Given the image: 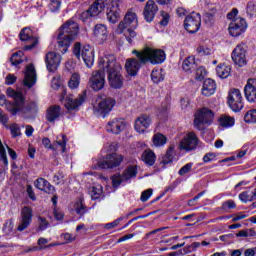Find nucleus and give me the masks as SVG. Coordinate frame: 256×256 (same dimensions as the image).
Instances as JSON below:
<instances>
[{
  "label": "nucleus",
  "instance_id": "1",
  "mask_svg": "<svg viewBox=\"0 0 256 256\" xmlns=\"http://www.w3.org/2000/svg\"><path fill=\"white\" fill-rule=\"evenodd\" d=\"M98 67L101 71L107 73V79L112 89H121L123 87V74H121V64L117 62L114 55H105L98 60Z\"/></svg>",
  "mask_w": 256,
  "mask_h": 256
},
{
  "label": "nucleus",
  "instance_id": "2",
  "mask_svg": "<svg viewBox=\"0 0 256 256\" xmlns=\"http://www.w3.org/2000/svg\"><path fill=\"white\" fill-rule=\"evenodd\" d=\"M121 7L120 0H96L88 9L91 17H97L100 13H103L106 8L107 20L110 23H117L119 21V8Z\"/></svg>",
  "mask_w": 256,
  "mask_h": 256
},
{
  "label": "nucleus",
  "instance_id": "3",
  "mask_svg": "<svg viewBox=\"0 0 256 256\" xmlns=\"http://www.w3.org/2000/svg\"><path fill=\"white\" fill-rule=\"evenodd\" d=\"M8 97L14 99V103H10L7 106L9 112L12 115L16 113H22L23 115H35L37 113V103L31 102L25 105V97H23V93L17 92L12 88H8L6 90Z\"/></svg>",
  "mask_w": 256,
  "mask_h": 256
},
{
  "label": "nucleus",
  "instance_id": "4",
  "mask_svg": "<svg viewBox=\"0 0 256 256\" xmlns=\"http://www.w3.org/2000/svg\"><path fill=\"white\" fill-rule=\"evenodd\" d=\"M79 35V24L74 21H67L58 31V50L60 53H65L69 49L72 41H75Z\"/></svg>",
  "mask_w": 256,
  "mask_h": 256
},
{
  "label": "nucleus",
  "instance_id": "5",
  "mask_svg": "<svg viewBox=\"0 0 256 256\" xmlns=\"http://www.w3.org/2000/svg\"><path fill=\"white\" fill-rule=\"evenodd\" d=\"M137 27H139L137 14L132 11H128L124 16V19L118 24L117 33H119V35L123 34L131 45L135 37H137V32H135Z\"/></svg>",
  "mask_w": 256,
  "mask_h": 256
},
{
  "label": "nucleus",
  "instance_id": "6",
  "mask_svg": "<svg viewBox=\"0 0 256 256\" xmlns=\"http://www.w3.org/2000/svg\"><path fill=\"white\" fill-rule=\"evenodd\" d=\"M213 119H215L213 110L207 107L200 108L194 115V127L198 129V131H203L205 127L213 123Z\"/></svg>",
  "mask_w": 256,
  "mask_h": 256
},
{
  "label": "nucleus",
  "instance_id": "7",
  "mask_svg": "<svg viewBox=\"0 0 256 256\" xmlns=\"http://www.w3.org/2000/svg\"><path fill=\"white\" fill-rule=\"evenodd\" d=\"M140 53L139 56L142 63H148L149 61L152 65H160L166 59L165 51L161 49L146 47Z\"/></svg>",
  "mask_w": 256,
  "mask_h": 256
},
{
  "label": "nucleus",
  "instance_id": "8",
  "mask_svg": "<svg viewBox=\"0 0 256 256\" xmlns=\"http://www.w3.org/2000/svg\"><path fill=\"white\" fill-rule=\"evenodd\" d=\"M73 53L79 60L82 59L84 61L86 67H93V63L95 61V51L89 45L84 46L81 50V44L76 42L74 44Z\"/></svg>",
  "mask_w": 256,
  "mask_h": 256
},
{
  "label": "nucleus",
  "instance_id": "9",
  "mask_svg": "<svg viewBox=\"0 0 256 256\" xmlns=\"http://www.w3.org/2000/svg\"><path fill=\"white\" fill-rule=\"evenodd\" d=\"M132 54L135 55V58H129L126 60V71L128 73V75H130L131 77H135V75H137V73H139V69H141V65H145L146 62H142L141 61V51L139 50H133Z\"/></svg>",
  "mask_w": 256,
  "mask_h": 256
},
{
  "label": "nucleus",
  "instance_id": "10",
  "mask_svg": "<svg viewBox=\"0 0 256 256\" xmlns=\"http://www.w3.org/2000/svg\"><path fill=\"white\" fill-rule=\"evenodd\" d=\"M228 105L235 113H239L243 109V96L241 95V90L237 88H232L228 92Z\"/></svg>",
  "mask_w": 256,
  "mask_h": 256
},
{
  "label": "nucleus",
  "instance_id": "11",
  "mask_svg": "<svg viewBox=\"0 0 256 256\" xmlns=\"http://www.w3.org/2000/svg\"><path fill=\"white\" fill-rule=\"evenodd\" d=\"M231 58L238 67H245L247 65V44H238L232 51Z\"/></svg>",
  "mask_w": 256,
  "mask_h": 256
},
{
  "label": "nucleus",
  "instance_id": "12",
  "mask_svg": "<svg viewBox=\"0 0 256 256\" xmlns=\"http://www.w3.org/2000/svg\"><path fill=\"white\" fill-rule=\"evenodd\" d=\"M184 27L188 33H197L201 28V14L192 12L186 16L184 20Z\"/></svg>",
  "mask_w": 256,
  "mask_h": 256
},
{
  "label": "nucleus",
  "instance_id": "13",
  "mask_svg": "<svg viewBox=\"0 0 256 256\" xmlns=\"http://www.w3.org/2000/svg\"><path fill=\"white\" fill-rule=\"evenodd\" d=\"M198 145H199V137H197V134H195V132H188L180 141L179 147L182 151L189 152V151H195Z\"/></svg>",
  "mask_w": 256,
  "mask_h": 256
},
{
  "label": "nucleus",
  "instance_id": "14",
  "mask_svg": "<svg viewBox=\"0 0 256 256\" xmlns=\"http://www.w3.org/2000/svg\"><path fill=\"white\" fill-rule=\"evenodd\" d=\"M123 162V156L117 153L107 155L102 161L98 162L100 169H115Z\"/></svg>",
  "mask_w": 256,
  "mask_h": 256
},
{
  "label": "nucleus",
  "instance_id": "15",
  "mask_svg": "<svg viewBox=\"0 0 256 256\" xmlns=\"http://www.w3.org/2000/svg\"><path fill=\"white\" fill-rule=\"evenodd\" d=\"M247 31V22L243 18H236L230 22L228 32L231 37H239Z\"/></svg>",
  "mask_w": 256,
  "mask_h": 256
},
{
  "label": "nucleus",
  "instance_id": "16",
  "mask_svg": "<svg viewBox=\"0 0 256 256\" xmlns=\"http://www.w3.org/2000/svg\"><path fill=\"white\" fill-rule=\"evenodd\" d=\"M31 223H33V210L25 206L21 210L20 222L17 226V231L22 233V231H25V229H29Z\"/></svg>",
  "mask_w": 256,
  "mask_h": 256
},
{
  "label": "nucleus",
  "instance_id": "17",
  "mask_svg": "<svg viewBox=\"0 0 256 256\" xmlns=\"http://www.w3.org/2000/svg\"><path fill=\"white\" fill-rule=\"evenodd\" d=\"M133 177H137V167L130 166L124 170L122 175L115 174L112 176L113 187H119L123 181H129V179H133Z\"/></svg>",
  "mask_w": 256,
  "mask_h": 256
},
{
  "label": "nucleus",
  "instance_id": "18",
  "mask_svg": "<svg viewBox=\"0 0 256 256\" xmlns=\"http://www.w3.org/2000/svg\"><path fill=\"white\" fill-rule=\"evenodd\" d=\"M19 37L20 41H26L29 43L24 47L26 51L35 49V47H37V43H39V40L33 36V30H31V28H23L19 33Z\"/></svg>",
  "mask_w": 256,
  "mask_h": 256
},
{
  "label": "nucleus",
  "instance_id": "19",
  "mask_svg": "<svg viewBox=\"0 0 256 256\" xmlns=\"http://www.w3.org/2000/svg\"><path fill=\"white\" fill-rule=\"evenodd\" d=\"M90 86L93 91H101L105 87V72L103 70H97L92 73L90 77Z\"/></svg>",
  "mask_w": 256,
  "mask_h": 256
},
{
  "label": "nucleus",
  "instance_id": "20",
  "mask_svg": "<svg viewBox=\"0 0 256 256\" xmlns=\"http://www.w3.org/2000/svg\"><path fill=\"white\" fill-rule=\"evenodd\" d=\"M115 107V99L113 98H105L98 103V105L94 108V111L101 117H106L108 113H111Z\"/></svg>",
  "mask_w": 256,
  "mask_h": 256
},
{
  "label": "nucleus",
  "instance_id": "21",
  "mask_svg": "<svg viewBox=\"0 0 256 256\" xmlns=\"http://www.w3.org/2000/svg\"><path fill=\"white\" fill-rule=\"evenodd\" d=\"M86 97H87L86 92H83L78 96V98H75V99L73 96H68L66 98V102L64 106L68 111H77V109H79V107H81V105L85 103Z\"/></svg>",
  "mask_w": 256,
  "mask_h": 256
},
{
  "label": "nucleus",
  "instance_id": "22",
  "mask_svg": "<svg viewBox=\"0 0 256 256\" xmlns=\"http://www.w3.org/2000/svg\"><path fill=\"white\" fill-rule=\"evenodd\" d=\"M45 63L48 71L54 73V71H57L59 65H61V54L48 52L45 57Z\"/></svg>",
  "mask_w": 256,
  "mask_h": 256
},
{
  "label": "nucleus",
  "instance_id": "23",
  "mask_svg": "<svg viewBox=\"0 0 256 256\" xmlns=\"http://www.w3.org/2000/svg\"><path fill=\"white\" fill-rule=\"evenodd\" d=\"M158 11H159V7L155 4V1L148 0L143 10V16L145 21L147 23H152Z\"/></svg>",
  "mask_w": 256,
  "mask_h": 256
},
{
  "label": "nucleus",
  "instance_id": "24",
  "mask_svg": "<svg viewBox=\"0 0 256 256\" xmlns=\"http://www.w3.org/2000/svg\"><path fill=\"white\" fill-rule=\"evenodd\" d=\"M244 95L249 103H256V79L250 78L244 87Z\"/></svg>",
  "mask_w": 256,
  "mask_h": 256
},
{
  "label": "nucleus",
  "instance_id": "25",
  "mask_svg": "<svg viewBox=\"0 0 256 256\" xmlns=\"http://www.w3.org/2000/svg\"><path fill=\"white\" fill-rule=\"evenodd\" d=\"M125 125L124 119L114 118L107 123L106 131L114 135H119V133L125 129Z\"/></svg>",
  "mask_w": 256,
  "mask_h": 256
},
{
  "label": "nucleus",
  "instance_id": "26",
  "mask_svg": "<svg viewBox=\"0 0 256 256\" xmlns=\"http://www.w3.org/2000/svg\"><path fill=\"white\" fill-rule=\"evenodd\" d=\"M23 83L28 89H31V87L37 83V73L35 72V66H33V64L26 66Z\"/></svg>",
  "mask_w": 256,
  "mask_h": 256
},
{
  "label": "nucleus",
  "instance_id": "27",
  "mask_svg": "<svg viewBox=\"0 0 256 256\" xmlns=\"http://www.w3.org/2000/svg\"><path fill=\"white\" fill-rule=\"evenodd\" d=\"M151 126V117L147 114L140 115L135 121V131L137 133H145Z\"/></svg>",
  "mask_w": 256,
  "mask_h": 256
},
{
  "label": "nucleus",
  "instance_id": "28",
  "mask_svg": "<svg viewBox=\"0 0 256 256\" xmlns=\"http://www.w3.org/2000/svg\"><path fill=\"white\" fill-rule=\"evenodd\" d=\"M93 35H94L96 41H98V43H105V41H107V37H108L107 26H105L103 24H97L94 27Z\"/></svg>",
  "mask_w": 256,
  "mask_h": 256
},
{
  "label": "nucleus",
  "instance_id": "29",
  "mask_svg": "<svg viewBox=\"0 0 256 256\" xmlns=\"http://www.w3.org/2000/svg\"><path fill=\"white\" fill-rule=\"evenodd\" d=\"M59 117H61V106L53 105L47 109L46 119L49 123H55Z\"/></svg>",
  "mask_w": 256,
  "mask_h": 256
},
{
  "label": "nucleus",
  "instance_id": "30",
  "mask_svg": "<svg viewBox=\"0 0 256 256\" xmlns=\"http://www.w3.org/2000/svg\"><path fill=\"white\" fill-rule=\"evenodd\" d=\"M72 210L79 215L80 219L89 213V208H87L85 200L81 197L73 203Z\"/></svg>",
  "mask_w": 256,
  "mask_h": 256
},
{
  "label": "nucleus",
  "instance_id": "31",
  "mask_svg": "<svg viewBox=\"0 0 256 256\" xmlns=\"http://www.w3.org/2000/svg\"><path fill=\"white\" fill-rule=\"evenodd\" d=\"M217 89V85L215 84V80L208 78L204 80L203 86H202V95L205 97H211L215 93V90Z\"/></svg>",
  "mask_w": 256,
  "mask_h": 256
},
{
  "label": "nucleus",
  "instance_id": "32",
  "mask_svg": "<svg viewBox=\"0 0 256 256\" xmlns=\"http://www.w3.org/2000/svg\"><path fill=\"white\" fill-rule=\"evenodd\" d=\"M34 186L40 191H45V193H53V191H55V187H53L49 181L45 180V178L36 179Z\"/></svg>",
  "mask_w": 256,
  "mask_h": 256
},
{
  "label": "nucleus",
  "instance_id": "33",
  "mask_svg": "<svg viewBox=\"0 0 256 256\" xmlns=\"http://www.w3.org/2000/svg\"><path fill=\"white\" fill-rule=\"evenodd\" d=\"M182 69L185 73L191 74L197 69V62H195V56L187 57L182 63Z\"/></svg>",
  "mask_w": 256,
  "mask_h": 256
},
{
  "label": "nucleus",
  "instance_id": "34",
  "mask_svg": "<svg viewBox=\"0 0 256 256\" xmlns=\"http://www.w3.org/2000/svg\"><path fill=\"white\" fill-rule=\"evenodd\" d=\"M7 167H9V160H7V151L5 150L3 142H1L0 140V173H3V171H7Z\"/></svg>",
  "mask_w": 256,
  "mask_h": 256
},
{
  "label": "nucleus",
  "instance_id": "35",
  "mask_svg": "<svg viewBox=\"0 0 256 256\" xmlns=\"http://www.w3.org/2000/svg\"><path fill=\"white\" fill-rule=\"evenodd\" d=\"M156 160H157V156L155 155V152H153L151 149L145 150L142 153V161H144L146 165H149L151 167L155 165Z\"/></svg>",
  "mask_w": 256,
  "mask_h": 256
},
{
  "label": "nucleus",
  "instance_id": "36",
  "mask_svg": "<svg viewBox=\"0 0 256 256\" xmlns=\"http://www.w3.org/2000/svg\"><path fill=\"white\" fill-rule=\"evenodd\" d=\"M216 73L218 77H220L221 79H227V77L231 75V66H227L225 64H219L216 67Z\"/></svg>",
  "mask_w": 256,
  "mask_h": 256
},
{
  "label": "nucleus",
  "instance_id": "37",
  "mask_svg": "<svg viewBox=\"0 0 256 256\" xmlns=\"http://www.w3.org/2000/svg\"><path fill=\"white\" fill-rule=\"evenodd\" d=\"M221 127H225L226 129L229 127H233L235 125V118L231 117L227 114H223L218 119Z\"/></svg>",
  "mask_w": 256,
  "mask_h": 256
},
{
  "label": "nucleus",
  "instance_id": "38",
  "mask_svg": "<svg viewBox=\"0 0 256 256\" xmlns=\"http://www.w3.org/2000/svg\"><path fill=\"white\" fill-rule=\"evenodd\" d=\"M152 143L154 147H163L167 143V136L161 133L154 134L152 138Z\"/></svg>",
  "mask_w": 256,
  "mask_h": 256
},
{
  "label": "nucleus",
  "instance_id": "39",
  "mask_svg": "<svg viewBox=\"0 0 256 256\" xmlns=\"http://www.w3.org/2000/svg\"><path fill=\"white\" fill-rule=\"evenodd\" d=\"M89 195H90L91 199H93V200L100 199L101 196L103 195V186L97 185L94 187H90Z\"/></svg>",
  "mask_w": 256,
  "mask_h": 256
},
{
  "label": "nucleus",
  "instance_id": "40",
  "mask_svg": "<svg viewBox=\"0 0 256 256\" xmlns=\"http://www.w3.org/2000/svg\"><path fill=\"white\" fill-rule=\"evenodd\" d=\"M81 83V76L78 73H73L68 81V87L70 89H77Z\"/></svg>",
  "mask_w": 256,
  "mask_h": 256
},
{
  "label": "nucleus",
  "instance_id": "41",
  "mask_svg": "<svg viewBox=\"0 0 256 256\" xmlns=\"http://www.w3.org/2000/svg\"><path fill=\"white\" fill-rule=\"evenodd\" d=\"M56 149L57 147H60V149L62 150V153H65L66 149H67V136L65 134H62L59 137H57L56 143H54Z\"/></svg>",
  "mask_w": 256,
  "mask_h": 256
},
{
  "label": "nucleus",
  "instance_id": "42",
  "mask_svg": "<svg viewBox=\"0 0 256 256\" xmlns=\"http://www.w3.org/2000/svg\"><path fill=\"white\" fill-rule=\"evenodd\" d=\"M173 162V147L170 146L167 151L166 154L162 157L160 163H162V165H169V163Z\"/></svg>",
  "mask_w": 256,
  "mask_h": 256
},
{
  "label": "nucleus",
  "instance_id": "43",
  "mask_svg": "<svg viewBox=\"0 0 256 256\" xmlns=\"http://www.w3.org/2000/svg\"><path fill=\"white\" fill-rule=\"evenodd\" d=\"M23 51H19L16 52L12 55V57L10 58V61L12 63V65H20V63H23Z\"/></svg>",
  "mask_w": 256,
  "mask_h": 256
},
{
  "label": "nucleus",
  "instance_id": "44",
  "mask_svg": "<svg viewBox=\"0 0 256 256\" xmlns=\"http://www.w3.org/2000/svg\"><path fill=\"white\" fill-rule=\"evenodd\" d=\"M153 83H161L165 79L161 70H153L151 73Z\"/></svg>",
  "mask_w": 256,
  "mask_h": 256
},
{
  "label": "nucleus",
  "instance_id": "45",
  "mask_svg": "<svg viewBox=\"0 0 256 256\" xmlns=\"http://www.w3.org/2000/svg\"><path fill=\"white\" fill-rule=\"evenodd\" d=\"M195 71V79L197 81H203V79L205 78V75H207V71L205 70V67L200 66L194 70Z\"/></svg>",
  "mask_w": 256,
  "mask_h": 256
},
{
  "label": "nucleus",
  "instance_id": "46",
  "mask_svg": "<svg viewBox=\"0 0 256 256\" xmlns=\"http://www.w3.org/2000/svg\"><path fill=\"white\" fill-rule=\"evenodd\" d=\"M244 121L246 123H256V110H249L244 116Z\"/></svg>",
  "mask_w": 256,
  "mask_h": 256
},
{
  "label": "nucleus",
  "instance_id": "47",
  "mask_svg": "<svg viewBox=\"0 0 256 256\" xmlns=\"http://www.w3.org/2000/svg\"><path fill=\"white\" fill-rule=\"evenodd\" d=\"M160 25H162V27H167V25H169V19H171V16L169 15V13H167L166 11H160Z\"/></svg>",
  "mask_w": 256,
  "mask_h": 256
},
{
  "label": "nucleus",
  "instance_id": "48",
  "mask_svg": "<svg viewBox=\"0 0 256 256\" xmlns=\"http://www.w3.org/2000/svg\"><path fill=\"white\" fill-rule=\"evenodd\" d=\"M38 228L37 231H45V229H47V227H49V222L47 221V219L43 218V217H39L38 218Z\"/></svg>",
  "mask_w": 256,
  "mask_h": 256
},
{
  "label": "nucleus",
  "instance_id": "49",
  "mask_svg": "<svg viewBox=\"0 0 256 256\" xmlns=\"http://www.w3.org/2000/svg\"><path fill=\"white\" fill-rule=\"evenodd\" d=\"M151 195H153V189L150 188L143 191L140 197V201H142V203H146V201H149L151 198Z\"/></svg>",
  "mask_w": 256,
  "mask_h": 256
},
{
  "label": "nucleus",
  "instance_id": "50",
  "mask_svg": "<svg viewBox=\"0 0 256 256\" xmlns=\"http://www.w3.org/2000/svg\"><path fill=\"white\" fill-rule=\"evenodd\" d=\"M191 169H193V163H187L179 170L178 175L183 177V175H187Z\"/></svg>",
  "mask_w": 256,
  "mask_h": 256
},
{
  "label": "nucleus",
  "instance_id": "51",
  "mask_svg": "<svg viewBox=\"0 0 256 256\" xmlns=\"http://www.w3.org/2000/svg\"><path fill=\"white\" fill-rule=\"evenodd\" d=\"M61 7V1L59 0H52L49 4V9L52 11V13H55L59 11V8Z\"/></svg>",
  "mask_w": 256,
  "mask_h": 256
},
{
  "label": "nucleus",
  "instance_id": "52",
  "mask_svg": "<svg viewBox=\"0 0 256 256\" xmlns=\"http://www.w3.org/2000/svg\"><path fill=\"white\" fill-rule=\"evenodd\" d=\"M204 195H205V192L198 193L194 198L188 200V206L195 207V204L197 203V201H199V199H201V197H203Z\"/></svg>",
  "mask_w": 256,
  "mask_h": 256
},
{
  "label": "nucleus",
  "instance_id": "53",
  "mask_svg": "<svg viewBox=\"0 0 256 256\" xmlns=\"http://www.w3.org/2000/svg\"><path fill=\"white\" fill-rule=\"evenodd\" d=\"M10 132L12 137H19L21 135V128L17 124H13L10 126Z\"/></svg>",
  "mask_w": 256,
  "mask_h": 256
},
{
  "label": "nucleus",
  "instance_id": "54",
  "mask_svg": "<svg viewBox=\"0 0 256 256\" xmlns=\"http://www.w3.org/2000/svg\"><path fill=\"white\" fill-rule=\"evenodd\" d=\"M42 145H44L46 149H52V151H57V147H55V144H51V140H49V138H43Z\"/></svg>",
  "mask_w": 256,
  "mask_h": 256
},
{
  "label": "nucleus",
  "instance_id": "55",
  "mask_svg": "<svg viewBox=\"0 0 256 256\" xmlns=\"http://www.w3.org/2000/svg\"><path fill=\"white\" fill-rule=\"evenodd\" d=\"M197 53L199 55H211V49H209L208 47H205V46H199L197 48Z\"/></svg>",
  "mask_w": 256,
  "mask_h": 256
},
{
  "label": "nucleus",
  "instance_id": "56",
  "mask_svg": "<svg viewBox=\"0 0 256 256\" xmlns=\"http://www.w3.org/2000/svg\"><path fill=\"white\" fill-rule=\"evenodd\" d=\"M121 221H123V218L120 217L113 222L107 223L105 224V229H114V227H117V225H119Z\"/></svg>",
  "mask_w": 256,
  "mask_h": 256
},
{
  "label": "nucleus",
  "instance_id": "57",
  "mask_svg": "<svg viewBox=\"0 0 256 256\" xmlns=\"http://www.w3.org/2000/svg\"><path fill=\"white\" fill-rule=\"evenodd\" d=\"M239 199L243 201V203H247V201H253L248 191L242 192L239 194Z\"/></svg>",
  "mask_w": 256,
  "mask_h": 256
},
{
  "label": "nucleus",
  "instance_id": "58",
  "mask_svg": "<svg viewBox=\"0 0 256 256\" xmlns=\"http://www.w3.org/2000/svg\"><path fill=\"white\" fill-rule=\"evenodd\" d=\"M3 232L6 235H10V233H13V222H6L3 228Z\"/></svg>",
  "mask_w": 256,
  "mask_h": 256
},
{
  "label": "nucleus",
  "instance_id": "59",
  "mask_svg": "<svg viewBox=\"0 0 256 256\" xmlns=\"http://www.w3.org/2000/svg\"><path fill=\"white\" fill-rule=\"evenodd\" d=\"M17 81V76L13 74H8L5 79L6 85H13Z\"/></svg>",
  "mask_w": 256,
  "mask_h": 256
},
{
  "label": "nucleus",
  "instance_id": "60",
  "mask_svg": "<svg viewBox=\"0 0 256 256\" xmlns=\"http://www.w3.org/2000/svg\"><path fill=\"white\" fill-rule=\"evenodd\" d=\"M222 207L223 209H235V207H237V204H235V201L233 200H228L223 203Z\"/></svg>",
  "mask_w": 256,
  "mask_h": 256
},
{
  "label": "nucleus",
  "instance_id": "61",
  "mask_svg": "<svg viewBox=\"0 0 256 256\" xmlns=\"http://www.w3.org/2000/svg\"><path fill=\"white\" fill-rule=\"evenodd\" d=\"M238 13L239 10H237V8L232 9V11L227 14V19H229L230 21H233L234 19H239V17H237Z\"/></svg>",
  "mask_w": 256,
  "mask_h": 256
},
{
  "label": "nucleus",
  "instance_id": "62",
  "mask_svg": "<svg viewBox=\"0 0 256 256\" xmlns=\"http://www.w3.org/2000/svg\"><path fill=\"white\" fill-rule=\"evenodd\" d=\"M63 173H58L54 175L53 181L56 185H60V183H63Z\"/></svg>",
  "mask_w": 256,
  "mask_h": 256
},
{
  "label": "nucleus",
  "instance_id": "63",
  "mask_svg": "<svg viewBox=\"0 0 256 256\" xmlns=\"http://www.w3.org/2000/svg\"><path fill=\"white\" fill-rule=\"evenodd\" d=\"M27 193H28V197H30L32 201H35L36 199L35 192H33V187H31V185L27 186Z\"/></svg>",
  "mask_w": 256,
  "mask_h": 256
},
{
  "label": "nucleus",
  "instance_id": "64",
  "mask_svg": "<svg viewBox=\"0 0 256 256\" xmlns=\"http://www.w3.org/2000/svg\"><path fill=\"white\" fill-rule=\"evenodd\" d=\"M0 121L2 122V125H6V123L9 121V118L3 113V110L0 109Z\"/></svg>",
  "mask_w": 256,
  "mask_h": 256
}]
</instances>
